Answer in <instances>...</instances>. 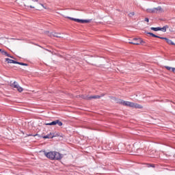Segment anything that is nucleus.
Listing matches in <instances>:
<instances>
[{
	"instance_id": "1",
	"label": "nucleus",
	"mask_w": 175,
	"mask_h": 175,
	"mask_svg": "<svg viewBox=\"0 0 175 175\" xmlns=\"http://www.w3.org/2000/svg\"><path fill=\"white\" fill-rule=\"evenodd\" d=\"M44 155L46 157V158H49V159L51 160H56V161H59V159H62V157L64 155L61 154L58 152H44Z\"/></svg>"
},
{
	"instance_id": "2",
	"label": "nucleus",
	"mask_w": 175,
	"mask_h": 175,
	"mask_svg": "<svg viewBox=\"0 0 175 175\" xmlns=\"http://www.w3.org/2000/svg\"><path fill=\"white\" fill-rule=\"evenodd\" d=\"M117 103H120V105H123V106H129V107H133L134 109H143L142 105L139 104L131 103L129 101H124V100L121 99H118Z\"/></svg>"
},
{
	"instance_id": "3",
	"label": "nucleus",
	"mask_w": 175,
	"mask_h": 175,
	"mask_svg": "<svg viewBox=\"0 0 175 175\" xmlns=\"http://www.w3.org/2000/svg\"><path fill=\"white\" fill-rule=\"evenodd\" d=\"M64 17H66V18H68L69 20H72V21H76L77 23H81V24L91 23L92 21L91 19H88V20L77 19V18H75L69 16H65Z\"/></svg>"
},
{
	"instance_id": "4",
	"label": "nucleus",
	"mask_w": 175,
	"mask_h": 175,
	"mask_svg": "<svg viewBox=\"0 0 175 175\" xmlns=\"http://www.w3.org/2000/svg\"><path fill=\"white\" fill-rule=\"evenodd\" d=\"M10 85L13 88H16L17 91H18V92H23V88H21L20 86V85H18V83L16 81H14V83H12V82H10Z\"/></svg>"
},
{
	"instance_id": "5",
	"label": "nucleus",
	"mask_w": 175,
	"mask_h": 175,
	"mask_svg": "<svg viewBox=\"0 0 175 175\" xmlns=\"http://www.w3.org/2000/svg\"><path fill=\"white\" fill-rule=\"evenodd\" d=\"M144 42L142 38H134L133 39L132 42H129V43L130 44H135L137 46H139V44H142Z\"/></svg>"
},
{
	"instance_id": "6",
	"label": "nucleus",
	"mask_w": 175,
	"mask_h": 175,
	"mask_svg": "<svg viewBox=\"0 0 175 175\" xmlns=\"http://www.w3.org/2000/svg\"><path fill=\"white\" fill-rule=\"evenodd\" d=\"M163 12H165V10L161 6H159L157 8H154V13L157 14H158L159 13H163Z\"/></svg>"
},
{
	"instance_id": "7",
	"label": "nucleus",
	"mask_w": 175,
	"mask_h": 175,
	"mask_svg": "<svg viewBox=\"0 0 175 175\" xmlns=\"http://www.w3.org/2000/svg\"><path fill=\"white\" fill-rule=\"evenodd\" d=\"M49 36H54L55 38H62V35L61 34V33L55 32L51 33V35H49Z\"/></svg>"
},
{
	"instance_id": "8",
	"label": "nucleus",
	"mask_w": 175,
	"mask_h": 175,
	"mask_svg": "<svg viewBox=\"0 0 175 175\" xmlns=\"http://www.w3.org/2000/svg\"><path fill=\"white\" fill-rule=\"evenodd\" d=\"M5 61L8 62V64H18L16 61L10 59L9 58H5Z\"/></svg>"
},
{
	"instance_id": "9",
	"label": "nucleus",
	"mask_w": 175,
	"mask_h": 175,
	"mask_svg": "<svg viewBox=\"0 0 175 175\" xmlns=\"http://www.w3.org/2000/svg\"><path fill=\"white\" fill-rule=\"evenodd\" d=\"M88 99H89V100H91V99H100V96L99 95L91 96H89Z\"/></svg>"
},
{
	"instance_id": "10",
	"label": "nucleus",
	"mask_w": 175,
	"mask_h": 175,
	"mask_svg": "<svg viewBox=\"0 0 175 175\" xmlns=\"http://www.w3.org/2000/svg\"><path fill=\"white\" fill-rule=\"evenodd\" d=\"M53 137H54V135H53V134L50 133L47 135L44 136L43 139H53Z\"/></svg>"
},
{
	"instance_id": "11",
	"label": "nucleus",
	"mask_w": 175,
	"mask_h": 175,
	"mask_svg": "<svg viewBox=\"0 0 175 175\" xmlns=\"http://www.w3.org/2000/svg\"><path fill=\"white\" fill-rule=\"evenodd\" d=\"M146 12L147 13H155V8H148Z\"/></svg>"
},
{
	"instance_id": "12",
	"label": "nucleus",
	"mask_w": 175,
	"mask_h": 175,
	"mask_svg": "<svg viewBox=\"0 0 175 175\" xmlns=\"http://www.w3.org/2000/svg\"><path fill=\"white\" fill-rule=\"evenodd\" d=\"M165 41L168 44H171L172 46L175 45L174 42H173V41H172V40H169L167 38V39H165Z\"/></svg>"
},
{
	"instance_id": "13",
	"label": "nucleus",
	"mask_w": 175,
	"mask_h": 175,
	"mask_svg": "<svg viewBox=\"0 0 175 175\" xmlns=\"http://www.w3.org/2000/svg\"><path fill=\"white\" fill-rule=\"evenodd\" d=\"M1 54L3 55H5V57H10V58H13V57L10 56V55H9L8 52H6L5 50L2 51Z\"/></svg>"
},
{
	"instance_id": "14",
	"label": "nucleus",
	"mask_w": 175,
	"mask_h": 175,
	"mask_svg": "<svg viewBox=\"0 0 175 175\" xmlns=\"http://www.w3.org/2000/svg\"><path fill=\"white\" fill-rule=\"evenodd\" d=\"M167 28H169V26L165 25L162 28L160 27V31H162V32H166V29H167Z\"/></svg>"
},
{
	"instance_id": "15",
	"label": "nucleus",
	"mask_w": 175,
	"mask_h": 175,
	"mask_svg": "<svg viewBox=\"0 0 175 175\" xmlns=\"http://www.w3.org/2000/svg\"><path fill=\"white\" fill-rule=\"evenodd\" d=\"M147 34L150 35V36H152L153 38H161V36H157L151 32H148Z\"/></svg>"
},
{
	"instance_id": "16",
	"label": "nucleus",
	"mask_w": 175,
	"mask_h": 175,
	"mask_svg": "<svg viewBox=\"0 0 175 175\" xmlns=\"http://www.w3.org/2000/svg\"><path fill=\"white\" fill-rule=\"evenodd\" d=\"M45 125H57V120H55L51 123H45Z\"/></svg>"
},
{
	"instance_id": "17",
	"label": "nucleus",
	"mask_w": 175,
	"mask_h": 175,
	"mask_svg": "<svg viewBox=\"0 0 175 175\" xmlns=\"http://www.w3.org/2000/svg\"><path fill=\"white\" fill-rule=\"evenodd\" d=\"M150 29H152V31H161V27H151Z\"/></svg>"
},
{
	"instance_id": "18",
	"label": "nucleus",
	"mask_w": 175,
	"mask_h": 175,
	"mask_svg": "<svg viewBox=\"0 0 175 175\" xmlns=\"http://www.w3.org/2000/svg\"><path fill=\"white\" fill-rule=\"evenodd\" d=\"M81 98H82L83 99H85V100H90V99H89L90 96H88L82 95V96H81Z\"/></svg>"
},
{
	"instance_id": "19",
	"label": "nucleus",
	"mask_w": 175,
	"mask_h": 175,
	"mask_svg": "<svg viewBox=\"0 0 175 175\" xmlns=\"http://www.w3.org/2000/svg\"><path fill=\"white\" fill-rule=\"evenodd\" d=\"M165 69H167V70H170V72H172V70H173L172 67L165 66Z\"/></svg>"
},
{
	"instance_id": "20",
	"label": "nucleus",
	"mask_w": 175,
	"mask_h": 175,
	"mask_svg": "<svg viewBox=\"0 0 175 175\" xmlns=\"http://www.w3.org/2000/svg\"><path fill=\"white\" fill-rule=\"evenodd\" d=\"M18 65H22L23 66H28V64H25V63H22V62H17Z\"/></svg>"
},
{
	"instance_id": "21",
	"label": "nucleus",
	"mask_w": 175,
	"mask_h": 175,
	"mask_svg": "<svg viewBox=\"0 0 175 175\" xmlns=\"http://www.w3.org/2000/svg\"><path fill=\"white\" fill-rule=\"evenodd\" d=\"M57 124L59 125V126H62L63 123H62V122L57 120Z\"/></svg>"
},
{
	"instance_id": "22",
	"label": "nucleus",
	"mask_w": 175,
	"mask_h": 175,
	"mask_svg": "<svg viewBox=\"0 0 175 175\" xmlns=\"http://www.w3.org/2000/svg\"><path fill=\"white\" fill-rule=\"evenodd\" d=\"M129 17H133V16H135V12H130L129 14Z\"/></svg>"
},
{
	"instance_id": "23",
	"label": "nucleus",
	"mask_w": 175,
	"mask_h": 175,
	"mask_svg": "<svg viewBox=\"0 0 175 175\" xmlns=\"http://www.w3.org/2000/svg\"><path fill=\"white\" fill-rule=\"evenodd\" d=\"M99 59H98V58H92V62H96V61H98Z\"/></svg>"
},
{
	"instance_id": "24",
	"label": "nucleus",
	"mask_w": 175,
	"mask_h": 175,
	"mask_svg": "<svg viewBox=\"0 0 175 175\" xmlns=\"http://www.w3.org/2000/svg\"><path fill=\"white\" fill-rule=\"evenodd\" d=\"M40 6H42L44 9H49L46 6H44V4L40 3Z\"/></svg>"
},
{
	"instance_id": "25",
	"label": "nucleus",
	"mask_w": 175,
	"mask_h": 175,
	"mask_svg": "<svg viewBox=\"0 0 175 175\" xmlns=\"http://www.w3.org/2000/svg\"><path fill=\"white\" fill-rule=\"evenodd\" d=\"M159 39H163V40H166V39H167V38H165V37H160V38H158Z\"/></svg>"
},
{
	"instance_id": "26",
	"label": "nucleus",
	"mask_w": 175,
	"mask_h": 175,
	"mask_svg": "<svg viewBox=\"0 0 175 175\" xmlns=\"http://www.w3.org/2000/svg\"><path fill=\"white\" fill-rule=\"evenodd\" d=\"M150 167H155V166L152 164H148V167H150Z\"/></svg>"
},
{
	"instance_id": "27",
	"label": "nucleus",
	"mask_w": 175,
	"mask_h": 175,
	"mask_svg": "<svg viewBox=\"0 0 175 175\" xmlns=\"http://www.w3.org/2000/svg\"><path fill=\"white\" fill-rule=\"evenodd\" d=\"M145 21H146V23H148V21H150V19H148V18H146Z\"/></svg>"
},
{
	"instance_id": "28",
	"label": "nucleus",
	"mask_w": 175,
	"mask_h": 175,
	"mask_svg": "<svg viewBox=\"0 0 175 175\" xmlns=\"http://www.w3.org/2000/svg\"><path fill=\"white\" fill-rule=\"evenodd\" d=\"M172 72L175 74V68H172Z\"/></svg>"
},
{
	"instance_id": "29",
	"label": "nucleus",
	"mask_w": 175,
	"mask_h": 175,
	"mask_svg": "<svg viewBox=\"0 0 175 175\" xmlns=\"http://www.w3.org/2000/svg\"><path fill=\"white\" fill-rule=\"evenodd\" d=\"M29 8H31V9H35V7H33L32 5H29Z\"/></svg>"
},
{
	"instance_id": "30",
	"label": "nucleus",
	"mask_w": 175,
	"mask_h": 175,
	"mask_svg": "<svg viewBox=\"0 0 175 175\" xmlns=\"http://www.w3.org/2000/svg\"><path fill=\"white\" fill-rule=\"evenodd\" d=\"M33 2H38L39 0H32Z\"/></svg>"
},
{
	"instance_id": "31",
	"label": "nucleus",
	"mask_w": 175,
	"mask_h": 175,
	"mask_svg": "<svg viewBox=\"0 0 175 175\" xmlns=\"http://www.w3.org/2000/svg\"><path fill=\"white\" fill-rule=\"evenodd\" d=\"M38 10H42V8L38 7Z\"/></svg>"
},
{
	"instance_id": "32",
	"label": "nucleus",
	"mask_w": 175,
	"mask_h": 175,
	"mask_svg": "<svg viewBox=\"0 0 175 175\" xmlns=\"http://www.w3.org/2000/svg\"><path fill=\"white\" fill-rule=\"evenodd\" d=\"M4 50H3V49H0V53H2V51H3Z\"/></svg>"
},
{
	"instance_id": "33",
	"label": "nucleus",
	"mask_w": 175,
	"mask_h": 175,
	"mask_svg": "<svg viewBox=\"0 0 175 175\" xmlns=\"http://www.w3.org/2000/svg\"><path fill=\"white\" fill-rule=\"evenodd\" d=\"M4 50H3V49H0V53H2V51H3Z\"/></svg>"
},
{
	"instance_id": "34",
	"label": "nucleus",
	"mask_w": 175,
	"mask_h": 175,
	"mask_svg": "<svg viewBox=\"0 0 175 175\" xmlns=\"http://www.w3.org/2000/svg\"><path fill=\"white\" fill-rule=\"evenodd\" d=\"M105 95V94H102L100 96V98H102V96H103Z\"/></svg>"
},
{
	"instance_id": "35",
	"label": "nucleus",
	"mask_w": 175,
	"mask_h": 175,
	"mask_svg": "<svg viewBox=\"0 0 175 175\" xmlns=\"http://www.w3.org/2000/svg\"><path fill=\"white\" fill-rule=\"evenodd\" d=\"M27 136H32V135L29 134V135H27Z\"/></svg>"
},
{
	"instance_id": "36",
	"label": "nucleus",
	"mask_w": 175,
	"mask_h": 175,
	"mask_svg": "<svg viewBox=\"0 0 175 175\" xmlns=\"http://www.w3.org/2000/svg\"><path fill=\"white\" fill-rule=\"evenodd\" d=\"M132 151L133 152V151H135V149H132Z\"/></svg>"
},
{
	"instance_id": "37",
	"label": "nucleus",
	"mask_w": 175,
	"mask_h": 175,
	"mask_svg": "<svg viewBox=\"0 0 175 175\" xmlns=\"http://www.w3.org/2000/svg\"><path fill=\"white\" fill-rule=\"evenodd\" d=\"M133 154V155H136V154H135V153H132Z\"/></svg>"
},
{
	"instance_id": "38",
	"label": "nucleus",
	"mask_w": 175,
	"mask_h": 175,
	"mask_svg": "<svg viewBox=\"0 0 175 175\" xmlns=\"http://www.w3.org/2000/svg\"><path fill=\"white\" fill-rule=\"evenodd\" d=\"M25 6H28L27 4H25Z\"/></svg>"
},
{
	"instance_id": "39",
	"label": "nucleus",
	"mask_w": 175,
	"mask_h": 175,
	"mask_svg": "<svg viewBox=\"0 0 175 175\" xmlns=\"http://www.w3.org/2000/svg\"><path fill=\"white\" fill-rule=\"evenodd\" d=\"M77 98H80V96H78Z\"/></svg>"
},
{
	"instance_id": "40",
	"label": "nucleus",
	"mask_w": 175,
	"mask_h": 175,
	"mask_svg": "<svg viewBox=\"0 0 175 175\" xmlns=\"http://www.w3.org/2000/svg\"><path fill=\"white\" fill-rule=\"evenodd\" d=\"M33 136H36V135H33Z\"/></svg>"
}]
</instances>
